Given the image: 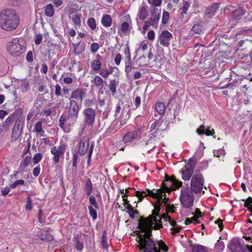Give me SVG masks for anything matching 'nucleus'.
Listing matches in <instances>:
<instances>
[{
	"mask_svg": "<svg viewBox=\"0 0 252 252\" xmlns=\"http://www.w3.org/2000/svg\"><path fill=\"white\" fill-rule=\"evenodd\" d=\"M153 217V219H150V221L147 222V218L153 215H149L148 217H141L138 220V228L144 233L140 234L136 239L138 244L137 248L141 252H167L168 247L165 243L162 240L157 241L156 242L151 239L152 229L159 230L162 227L161 219L166 221L170 220V217L167 214L163 213L161 216L159 215Z\"/></svg>",
	"mask_w": 252,
	"mask_h": 252,
	"instance_id": "f257e3e1",
	"label": "nucleus"
},
{
	"mask_svg": "<svg viewBox=\"0 0 252 252\" xmlns=\"http://www.w3.org/2000/svg\"><path fill=\"white\" fill-rule=\"evenodd\" d=\"M173 185V179H171L168 176H166L165 180L162 182L161 188L157 189L156 192L149 189H146L145 191H135V195L138 198L137 203L141 202L146 196H150L157 199V203L154 204V209L153 210V215L146 220L147 221H149L150 219H153V217L158 216L160 210L159 206L161 204V200L163 197V193L166 192L170 193L171 191L174 190ZM146 223L148 222H147Z\"/></svg>",
	"mask_w": 252,
	"mask_h": 252,
	"instance_id": "f03ea898",
	"label": "nucleus"
},
{
	"mask_svg": "<svg viewBox=\"0 0 252 252\" xmlns=\"http://www.w3.org/2000/svg\"><path fill=\"white\" fill-rule=\"evenodd\" d=\"M20 23V17L14 10L6 9L0 12V28L2 30L13 32L18 28Z\"/></svg>",
	"mask_w": 252,
	"mask_h": 252,
	"instance_id": "7ed1b4c3",
	"label": "nucleus"
},
{
	"mask_svg": "<svg viewBox=\"0 0 252 252\" xmlns=\"http://www.w3.org/2000/svg\"><path fill=\"white\" fill-rule=\"evenodd\" d=\"M7 50L14 57H19L25 50V42L21 38H15L8 43Z\"/></svg>",
	"mask_w": 252,
	"mask_h": 252,
	"instance_id": "20e7f679",
	"label": "nucleus"
},
{
	"mask_svg": "<svg viewBox=\"0 0 252 252\" xmlns=\"http://www.w3.org/2000/svg\"><path fill=\"white\" fill-rule=\"evenodd\" d=\"M193 192L190 190L188 185L183 186L181 190L180 200L182 205L186 208L193 206L194 199Z\"/></svg>",
	"mask_w": 252,
	"mask_h": 252,
	"instance_id": "39448f33",
	"label": "nucleus"
},
{
	"mask_svg": "<svg viewBox=\"0 0 252 252\" xmlns=\"http://www.w3.org/2000/svg\"><path fill=\"white\" fill-rule=\"evenodd\" d=\"M204 184V179L203 175L196 171L191 179L189 189L194 193L197 194L202 191Z\"/></svg>",
	"mask_w": 252,
	"mask_h": 252,
	"instance_id": "423d86ee",
	"label": "nucleus"
},
{
	"mask_svg": "<svg viewBox=\"0 0 252 252\" xmlns=\"http://www.w3.org/2000/svg\"><path fill=\"white\" fill-rule=\"evenodd\" d=\"M228 248L232 252H252V246L242 245L240 239L237 238L229 242Z\"/></svg>",
	"mask_w": 252,
	"mask_h": 252,
	"instance_id": "0eeeda50",
	"label": "nucleus"
},
{
	"mask_svg": "<svg viewBox=\"0 0 252 252\" xmlns=\"http://www.w3.org/2000/svg\"><path fill=\"white\" fill-rule=\"evenodd\" d=\"M80 107L74 100L69 102V107L68 110L67 120L69 123L74 124L78 119Z\"/></svg>",
	"mask_w": 252,
	"mask_h": 252,
	"instance_id": "6e6552de",
	"label": "nucleus"
},
{
	"mask_svg": "<svg viewBox=\"0 0 252 252\" xmlns=\"http://www.w3.org/2000/svg\"><path fill=\"white\" fill-rule=\"evenodd\" d=\"M150 19L146 21V23H149V25H151V26L156 29L158 27L160 15V10L157 7H153L150 11Z\"/></svg>",
	"mask_w": 252,
	"mask_h": 252,
	"instance_id": "1a4fd4ad",
	"label": "nucleus"
},
{
	"mask_svg": "<svg viewBox=\"0 0 252 252\" xmlns=\"http://www.w3.org/2000/svg\"><path fill=\"white\" fill-rule=\"evenodd\" d=\"M84 123L86 125L91 126L94 124L95 117V111L91 108H86L83 111Z\"/></svg>",
	"mask_w": 252,
	"mask_h": 252,
	"instance_id": "9d476101",
	"label": "nucleus"
},
{
	"mask_svg": "<svg viewBox=\"0 0 252 252\" xmlns=\"http://www.w3.org/2000/svg\"><path fill=\"white\" fill-rule=\"evenodd\" d=\"M172 38V34L168 31H163L158 36V42L165 47H168L169 42Z\"/></svg>",
	"mask_w": 252,
	"mask_h": 252,
	"instance_id": "9b49d317",
	"label": "nucleus"
},
{
	"mask_svg": "<svg viewBox=\"0 0 252 252\" xmlns=\"http://www.w3.org/2000/svg\"><path fill=\"white\" fill-rule=\"evenodd\" d=\"M89 137L87 136L83 137L78 144V153L84 156L89 149Z\"/></svg>",
	"mask_w": 252,
	"mask_h": 252,
	"instance_id": "f8f14e48",
	"label": "nucleus"
},
{
	"mask_svg": "<svg viewBox=\"0 0 252 252\" xmlns=\"http://www.w3.org/2000/svg\"><path fill=\"white\" fill-rule=\"evenodd\" d=\"M141 130L139 129L126 133L123 137L125 143L131 142L141 135Z\"/></svg>",
	"mask_w": 252,
	"mask_h": 252,
	"instance_id": "ddd939ff",
	"label": "nucleus"
},
{
	"mask_svg": "<svg viewBox=\"0 0 252 252\" xmlns=\"http://www.w3.org/2000/svg\"><path fill=\"white\" fill-rule=\"evenodd\" d=\"M22 113V109L16 110L15 112L10 115L5 121L4 125L7 126L8 127L11 125L16 120L17 116H20Z\"/></svg>",
	"mask_w": 252,
	"mask_h": 252,
	"instance_id": "4468645a",
	"label": "nucleus"
},
{
	"mask_svg": "<svg viewBox=\"0 0 252 252\" xmlns=\"http://www.w3.org/2000/svg\"><path fill=\"white\" fill-rule=\"evenodd\" d=\"M86 95V92L82 88H78L72 92L70 98L75 99H80L82 101Z\"/></svg>",
	"mask_w": 252,
	"mask_h": 252,
	"instance_id": "2eb2a0df",
	"label": "nucleus"
},
{
	"mask_svg": "<svg viewBox=\"0 0 252 252\" xmlns=\"http://www.w3.org/2000/svg\"><path fill=\"white\" fill-rule=\"evenodd\" d=\"M37 236L42 241L50 242L53 240V237L49 232L41 229L37 232Z\"/></svg>",
	"mask_w": 252,
	"mask_h": 252,
	"instance_id": "dca6fc26",
	"label": "nucleus"
},
{
	"mask_svg": "<svg viewBox=\"0 0 252 252\" xmlns=\"http://www.w3.org/2000/svg\"><path fill=\"white\" fill-rule=\"evenodd\" d=\"M66 150V145L61 144L59 146H54L51 148V153L53 155L63 156Z\"/></svg>",
	"mask_w": 252,
	"mask_h": 252,
	"instance_id": "f3484780",
	"label": "nucleus"
},
{
	"mask_svg": "<svg viewBox=\"0 0 252 252\" xmlns=\"http://www.w3.org/2000/svg\"><path fill=\"white\" fill-rule=\"evenodd\" d=\"M181 173L182 179L184 181H189L193 175L194 171L187 168L184 167L181 171Z\"/></svg>",
	"mask_w": 252,
	"mask_h": 252,
	"instance_id": "a211bd4d",
	"label": "nucleus"
},
{
	"mask_svg": "<svg viewBox=\"0 0 252 252\" xmlns=\"http://www.w3.org/2000/svg\"><path fill=\"white\" fill-rule=\"evenodd\" d=\"M220 3H214L211 6L206 9L205 14L208 17H212L219 8Z\"/></svg>",
	"mask_w": 252,
	"mask_h": 252,
	"instance_id": "6ab92c4d",
	"label": "nucleus"
},
{
	"mask_svg": "<svg viewBox=\"0 0 252 252\" xmlns=\"http://www.w3.org/2000/svg\"><path fill=\"white\" fill-rule=\"evenodd\" d=\"M196 132L199 135L205 134L207 136L213 135L215 133L214 129L211 130L209 128L205 131V126L204 125H201L200 127L197 129Z\"/></svg>",
	"mask_w": 252,
	"mask_h": 252,
	"instance_id": "aec40b11",
	"label": "nucleus"
},
{
	"mask_svg": "<svg viewBox=\"0 0 252 252\" xmlns=\"http://www.w3.org/2000/svg\"><path fill=\"white\" fill-rule=\"evenodd\" d=\"M22 131V127H21L20 129H16L13 128L11 132V141H16L21 135Z\"/></svg>",
	"mask_w": 252,
	"mask_h": 252,
	"instance_id": "412c9836",
	"label": "nucleus"
},
{
	"mask_svg": "<svg viewBox=\"0 0 252 252\" xmlns=\"http://www.w3.org/2000/svg\"><path fill=\"white\" fill-rule=\"evenodd\" d=\"M101 23L105 27H109L112 23V18L109 15H104L101 19Z\"/></svg>",
	"mask_w": 252,
	"mask_h": 252,
	"instance_id": "4be33fe9",
	"label": "nucleus"
},
{
	"mask_svg": "<svg viewBox=\"0 0 252 252\" xmlns=\"http://www.w3.org/2000/svg\"><path fill=\"white\" fill-rule=\"evenodd\" d=\"M203 28L202 26L199 24H194L192 26L191 31L190 32V34H193L195 33L197 34H201V33L203 32Z\"/></svg>",
	"mask_w": 252,
	"mask_h": 252,
	"instance_id": "5701e85b",
	"label": "nucleus"
},
{
	"mask_svg": "<svg viewBox=\"0 0 252 252\" xmlns=\"http://www.w3.org/2000/svg\"><path fill=\"white\" fill-rule=\"evenodd\" d=\"M45 14L49 17H52L54 14V9L52 4H47L45 7Z\"/></svg>",
	"mask_w": 252,
	"mask_h": 252,
	"instance_id": "b1692460",
	"label": "nucleus"
},
{
	"mask_svg": "<svg viewBox=\"0 0 252 252\" xmlns=\"http://www.w3.org/2000/svg\"><path fill=\"white\" fill-rule=\"evenodd\" d=\"M15 120V123L14 125L13 128L16 129H20L21 127H22V129L24 124V121L23 120V118H21V116H17Z\"/></svg>",
	"mask_w": 252,
	"mask_h": 252,
	"instance_id": "393cba45",
	"label": "nucleus"
},
{
	"mask_svg": "<svg viewBox=\"0 0 252 252\" xmlns=\"http://www.w3.org/2000/svg\"><path fill=\"white\" fill-rule=\"evenodd\" d=\"M147 11L145 6H142L139 10L138 13V16L139 19L141 20H144L147 17Z\"/></svg>",
	"mask_w": 252,
	"mask_h": 252,
	"instance_id": "a878e982",
	"label": "nucleus"
},
{
	"mask_svg": "<svg viewBox=\"0 0 252 252\" xmlns=\"http://www.w3.org/2000/svg\"><path fill=\"white\" fill-rule=\"evenodd\" d=\"M126 212H127L129 215L130 218L132 219H133L135 218V215L137 214H139V212L136 211L134 210L131 205H128L125 207Z\"/></svg>",
	"mask_w": 252,
	"mask_h": 252,
	"instance_id": "bb28decb",
	"label": "nucleus"
},
{
	"mask_svg": "<svg viewBox=\"0 0 252 252\" xmlns=\"http://www.w3.org/2000/svg\"><path fill=\"white\" fill-rule=\"evenodd\" d=\"M74 242L75 243V248L77 251H81L84 248L83 243L80 242V237L78 235L74 236Z\"/></svg>",
	"mask_w": 252,
	"mask_h": 252,
	"instance_id": "cd10ccee",
	"label": "nucleus"
},
{
	"mask_svg": "<svg viewBox=\"0 0 252 252\" xmlns=\"http://www.w3.org/2000/svg\"><path fill=\"white\" fill-rule=\"evenodd\" d=\"M245 13V10L242 6H239L238 8L236 9L233 13L234 18L236 19H239L241 16H243Z\"/></svg>",
	"mask_w": 252,
	"mask_h": 252,
	"instance_id": "c85d7f7f",
	"label": "nucleus"
},
{
	"mask_svg": "<svg viewBox=\"0 0 252 252\" xmlns=\"http://www.w3.org/2000/svg\"><path fill=\"white\" fill-rule=\"evenodd\" d=\"M155 110L160 115L164 113L165 106L162 102H157L155 104Z\"/></svg>",
	"mask_w": 252,
	"mask_h": 252,
	"instance_id": "c756f323",
	"label": "nucleus"
},
{
	"mask_svg": "<svg viewBox=\"0 0 252 252\" xmlns=\"http://www.w3.org/2000/svg\"><path fill=\"white\" fill-rule=\"evenodd\" d=\"M93 189V185L91 180L88 178L85 184V191L87 196H90Z\"/></svg>",
	"mask_w": 252,
	"mask_h": 252,
	"instance_id": "7c9ffc66",
	"label": "nucleus"
},
{
	"mask_svg": "<svg viewBox=\"0 0 252 252\" xmlns=\"http://www.w3.org/2000/svg\"><path fill=\"white\" fill-rule=\"evenodd\" d=\"M132 69L131 66V57H130V54L128 51V61L126 63V66H125V72L126 73V75L127 76L128 75V73L131 71Z\"/></svg>",
	"mask_w": 252,
	"mask_h": 252,
	"instance_id": "2f4dec72",
	"label": "nucleus"
},
{
	"mask_svg": "<svg viewBox=\"0 0 252 252\" xmlns=\"http://www.w3.org/2000/svg\"><path fill=\"white\" fill-rule=\"evenodd\" d=\"M168 125H166L165 127L164 128H159V127H158L157 129L153 131L152 133V136L154 138H159L161 136V132L162 131L165 130L166 128H167Z\"/></svg>",
	"mask_w": 252,
	"mask_h": 252,
	"instance_id": "473e14b6",
	"label": "nucleus"
},
{
	"mask_svg": "<svg viewBox=\"0 0 252 252\" xmlns=\"http://www.w3.org/2000/svg\"><path fill=\"white\" fill-rule=\"evenodd\" d=\"M92 83H93L97 87H102L103 86V80L100 76H94V80L92 81Z\"/></svg>",
	"mask_w": 252,
	"mask_h": 252,
	"instance_id": "72a5a7b5",
	"label": "nucleus"
},
{
	"mask_svg": "<svg viewBox=\"0 0 252 252\" xmlns=\"http://www.w3.org/2000/svg\"><path fill=\"white\" fill-rule=\"evenodd\" d=\"M196 165V159L194 158H192L189 159L188 161V163L187 165L184 166L185 168H187L193 171L194 170V168L195 167Z\"/></svg>",
	"mask_w": 252,
	"mask_h": 252,
	"instance_id": "f704fd0d",
	"label": "nucleus"
},
{
	"mask_svg": "<svg viewBox=\"0 0 252 252\" xmlns=\"http://www.w3.org/2000/svg\"><path fill=\"white\" fill-rule=\"evenodd\" d=\"M101 63L98 60H94L91 64V67L94 71L99 70L101 68Z\"/></svg>",
	"mask_w": 252,
	"mask_h": 252,
	"instance_id": "c9c22d12",
	"label": "nucleus"
},
{
	"mask_svg": "<svg viewBox=\"0 0 252 252\" xmlns=\"http://www.w3.org/2000/svg\"><path fill=\"white\" fill-rule=\"evenodd\" d=\"M245 201L244 206L248 208V210L252 215V198L249 197L246 200H243Z\"/></svg>",
	"mask_w": 252,
	"mask_h": 252,
	"instance_id": "e433bc0d",
	"label": "nucleus"
},
{
	"mask_svg": "<svg viewBox=\"0 0 252 252\" xmlns=\"http://www.w3.org/2000/svg\"><path fill=\"white\" fill-rule=\"evenodd\" d=\"M116 79L110 80L109 84V88L112 93L113 95H114L116 93Z\"/></svg>",
	"mask_w": 252,
	"mask_h": 252,
	"instance_id": "4c0bfd02",
	"label": "nucleus"
},
{
	"mask_svg": "<svg viewBox=\"0 0 252 252\" xmlns=\"http://www.w3.org/2000/svg\"><path fill=\"white\" fill-rule=\"evenodd\" d=\"M162 122L158 119L156 120L154 123H153L150 126V132H152L153 131L156 130L158 127H159L161 125Z\"/></svg>",
	"mask_w": 252,
	"mask_h": 252,
	"instance_id": "58836bf2",
	"label": "nucleus"
},
{
	"mask_svg": "<svg viewBox=\"0 0 252 252\" xmlns=\"http://www.w3.org/2000/svg\"><path fill=\"white\" fill-rule=\"evenodd\" d=\"M107 233L105 231H104L101 237V246L104 249H107L108 245L107 242Z\"/></svg>",
	"mask_w": 252,
	"mask_h": 252,
	"instance_id": "ea45409f",
	"label": "nucleus"
},
{
	"mask_svg": "<svg viewBox=\"0 0 252 252\" xmlns=\"http://www.w3.org/2000/svg\"><path fill=\"white\" fill-rule=\"evenodd\" d=\"M191 252H208L206 248L202 246L197 245L193 246Z\"/></svg>",
	"mask_w": 252,
	"mask_h": 252,
	"instance_id": "a19ab883",
	"label": "nucleus"
},
{
	"mask_svg": "<svg viewBox=\"0 0 252 252\" xmlns=\"http://www.w3.org/2000/svg\"><path fill=\"white\" fill-rule=\"evenodd\" d=\"M224 248V244L222 241L218 240L216 244L215 249L218 252H222Z\"/></svg>",
	"mask_w": 252,
	"mask_h": 252,
	"instance_id": "79ce46f5",
	"label": "nucleus"
},
{
	"mask_svg": "<svg viewBox=\"0 0 252 252\" xmlns=\"http://www.w3.org/2000/svg\"><path fill=\"white\" fill-rule=\"evenodd\" d=\"M87 24L92 30H94L96 29V22L94 18H89L87 21Z\"/></svg>",
	"mask_w": 252,
	"mask_h": 252,
	"instance_id": "37998d69",
	"label": "nucleus"
},
{
	"mask_svg": "<svg viewBox=\"0 0 252 252\" xmlns=\"http://www.w3.org/2000/svg\"><path fill=\"white\" fill-rule=\"evenodd\" d=\"M88 209L90 216L92 217L93 220H95L97 218L96 211L93 208L92 205L89 206Z\"/></svg>",
	"mask_w": 252,
	"mask_h": 252,
	"instance_id": "c03bdc74",
	"label": "nucleus"
},
{
	"mask_svg": "<svg viewBox=\"0 0 252 252\" xmlns=\"http://www.w3.org/2000/svg\"><path fill=\"white\" fill-rule=\"evenodd\" d=\"M72 20L76 26H80L81 25V15L75 14L72 17Z\"/></svg>",
	"mask_w": 252,
	"mask_h": 252,
	"instance_id": "a18cd8bd",
	"label": "nucleus"
},
{
	"mask_svg": "<svg viewBox=\"0 0 252 252\" xmlns=\"http://www.w3.org/2000/svg\"><path fill=\"white\" fill-rule=\"evenodd\" d=\"M113 72L112 70L101 69L99 71V74L103 78H107L108 76Z\"/></svg>",
	"mask_w": 252,
	"mask_h": 252,
	"instance_id": "49530a36",
	"label": "nucleus"
},
{
	"mask_svg": "<svg viewBox=\"0 0 252 252\" xmlns=\"http://www.w3.org/2000/svg\"><path fill=\"white\" fill-rule=\"evenodd\" d=\"M169 19V13L168 12L166 11H164L163 12L162 14V23L163 25L166 24Z\"/></svg>",
	"mask_w": 252,
	"mask_h": 252,
	"instance_id": "de8ad7c7",
	"label": "nucleus"
},
{
	"mask_svg": "<svg viewBox=\"0 0 252 252\" xmlns=\"http://www.w3.org/2000/svg\"><path fill=\"white\" fill-rule=\"evenodd\" d=\"M34 129L37 133L42 132L44 133V131L42 129V122L40 121L38 122L35 125Z\"/></svg>",
	"mask_w": 252,
	"mask_h": 252,
	"instance_id": "09e8293b",
	"label": "nucleus"
},
{
	"mask_svg": "<svg viewBox=\"0 0 252 252\" xmlns=\"http://www.w3.org/2000/svg\"><path fill=\"white\" fill-rule=\"evenodd\" d=\"M42 154L41 153H36L33 158V161L34 164L38 163L42 158Z\"/></svg>",
	"mask_w": 252,
	"mask_h": 252,
	"instance_id": "8fccbe9b",
	"label": "nucleus"
},
{
	"mask_svg": "<svg viewBox=\"0 0 252 252\" xmlns=\"http://www.w3.org/2000/svg\"><path fill=\"white\" fill-rule=\"evenodd\" d=\"M79 157L78 154H74L73 155V157L72 158V166L73 168L72 169V170L75 169V171L77 169V161Z\"/></svg>",
	"mask_w": 252,
	"mask_h": 252,
	"instance_id": "3c124183",
	"label": "nucleus"
},
{
	"mask_svg": "<svg viewBox=\"0 0 252 252\" xmlns=\"http://www.w3.org/2000/svg\"><path fill=\"white\" fill-rule=\"evenodd\" d=\"M20 89L23 93L27 92L29 89V85L26 81H23L21 86Z\"/></svg>",
	"mask_w": 252,
	"mask_h": 252,
	"instance_id": "603ef678",
	"label": "nucleus"
},
{
	"mask_svg": "<svg viewBox=\"0 0 252 252\" xmlns=\"http://www.w3.org/2000/svg\"><path fill=\"white\" fill-rule=\"evenodd\" d=\"M190 4V2H189L188 1H185L183 3V7L181 8L182 10V13L183 14H186L187 12V11L189 7Z\"/></svg>",
	"mask_w": 252,
	"mask_h": 252,
	"instance_id": "864d4df0",
	"label": "nucleus"
},
{
	"mask_svg": "<svg viewBox=\"0 0 252 252\" xmlns=\"http://www.w3.org/2000/svg\"><path fill=\"white\" fill-rule=\"evenodd\" d=\"M24 183L25 181L22 179L17 180L10 185V187L11 189H14L19 185H24Z\"/></svg>",
	"mask_w": 252,
	"mask_h": 252,
	"instance_id": "5fc2aeb1",
	"label": "nucleus"
},
{
	"mask_svg": "<svg viewBox=\"0 0 252 252\" xmlns=\"http://www.w3.org/2000/svg\"><path fill=\"white\" fill-rule=\"evenodd\" d=\"M89 196V202L92 205H93L96 209L98 208V206L96 202V200L93 195H90Z\"/></svg>",
	"mask_w": 252,
	"mask_h": 252,
	"instance_id": "6e6d98bb",
	"label": "nucleus"
},
{
	"mask_svg": "<svg viewBox=\"0 0 252 252\" xmlns=\"http://www.w3.org/2000/svg\"><path fill=\"white\" fill-rule=\"evenodd\" d=\"M32 200L30 196H29L27 198V203L26 204V209L28 211H30L32 209Z\"/></svg>",
	"mask_w": 252,
	"mask_h": 252,
	"instance_id": "4d7b16f0",
	"label": "nucleus"
},
{
	"mask_svg": "<svg viewBox=\"0 0 252 252\" xmlns=\"http://www.w3.org/2000/svg\"><path fill=\"white\" fill-rule=\"evenodd\" d=\"M68 121L67 120V116H62L59 120V126L63 128V126L65 122Z\"/></svg>",
	"mask_w": 252,
	"mask_h": 252,
	"instance_id": "13d9d810",
	"label": "nucleus"
},
{
	"mask_svg": "<svg viewBox=\"0 0 252 252\" xmlns=\"http://www.w3.org/2000/svg\"><path fill=\"white\" fill-rule=\"evenodd\" d=\"M169 198L166 197V195L165 194V193H163V197H162V199L161 200V204L159 206L160 207L162 203H163L165 206H168L169 205Z\"/></svg>",
	"mask_w": 252,
	"mask_h": 252,
	"instance_id": "bf43d9fd",
	"label": "nucleus"
},
{
	"mask_svg": "<svg viewBox=\"0 0 252 252\" xmlns=\"http://www.w3.org/2000/svg\"><path fill=\"white\" fill-rule=\"evenodd\" d=\"M173 189H179L180 187H181L183 183L181 181H179L176 179H173Z\"/></svg>",
	"mask_w": 252,
	"mask_h": 252,
	"instance_id": "052dcab7",
	"label": "nucleus"
},
{
	"mask_svg": "<svg viewBox=\"0 0 252 252\" xmlns=\"http://www.w3.org/2000/svg\"><path fill=\"white\" fill-rule=\"evenodd\" d=\"M84 50V47L83 45H78L74 49V52L77 55H79Z\"/></svg>",
	"mask_w": 252,
	"mask_h": 252,
	"instance_id": "680f3d73",
	"label": "nucleus"
},
{
	"mask_svg": "<svg viewBox=\"0 0 252 252\" xmlns=\"http://www.w3.org/2000/svg\"><path fill=\"white\" fill-rule=\"evenodd\" d=\"M149 3L152 4L154 6H159L161 3V0H147Z\"/></svg>",
	"mask_w": 252,
	"mask_h": 252,
	"instance_id": "e2e57ef3",
	"label": "nucleus"
},
{
	"mask_svg": "<svg viewBox=\"0 0 252 252\" xmlns=\"http://www.w3.org/2000/svg\"><path fill=\"white\" fill-rule=\"evenodd\" d=\"M31 162V158L29 156H27L23 161V163L25 166H28Z\"/></svg>",
	"mask_w": 252,
	"mask_h": 252,
	"instance_id": "0e129e2a",
	"label": "nucleus"
},
{
	"mask_svg": "<svg viewBox=\"0 0 252 252\" xmlns=\"http://www.w3.org/2000/svg\"><path fill=\"white\" fill-rule=\"evenodd\" d=\"M55 94L57 96H60L61 95V87L59 84H57L55 86Z\"/></svg>",
	"mask_w": 252,
	"mask_h": 252,
	"instance_id": "69168bd1",
	"label": "nucleus"
},
{
	"mask_svg": "<svg viewBox=\"0 0 252 252\" xmlns=\"http://www.w3.org/2000/svg\"><path fill=\"white\" fill-rule=\"evenodd\" d=\"M147 37L150 40H153L155 38V32L154 31H150L147 34Z\"/></svg>",
	"mask_w": 252,
	"mask_h": 252,
	"instance_id": "338daca9",
	"label": "nucleus"
},
{
	"mask_svg": "<svg viewBox=\"0 0 252 252\" xmlns=\"http://www.w3.org/2000/svg\"><path fill=\"white\" fill-rule=\"evenodd\" d=\"M42 39V34H37L36 37H35V44L36 45H39L41 42V40Z\"/></svg>",
	"mask_w": 252,
	"mask_h": 252,
	"instance_id": "774afa93",
	"label": "nucleus"
}]
</instances>
